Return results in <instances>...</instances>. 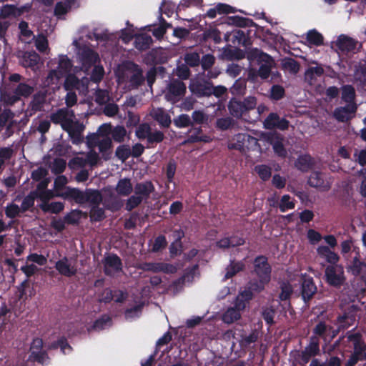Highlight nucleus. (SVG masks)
I'll return each mask as SVG.
<instances>
[{
    "label": "nucleus",
    "mask_w": 366,
    "mask_h": 366,
    "mask_svg": "<svg viewBox=\"0 0 366 366\" xmlns=\"http://www.w3.org/2000/svg\"><path fill=\"white\" fill-rule=\"evenodd\" d=\"M197 269V265L194 266L189 272H187L181 278L173 282L170 286V288L173 290V292L174 294L177 293L182 288L185 281L192 282L193 280Z\"/></svg>",
    "instance_id": "nucleus-24"
},
{
    "label": "nucleus",
    "mask_w": 366,
    "mask_h": 366,
    "mask_svg": "<svg viewBox=\"0 0 366 366\" xmlns=\"http://www.w3.org/2000/svg\"><path fill=\"white\" fill-rule=\"evenodd\" d=\"M262 322H257L254 328L249 334H242L239 340V345L242 348H249L252 344L257 342L262 337Z\"/></svg>",
    "instance_id": "nucleus-10"
},
{
    "label": "nucleus",
    "mask_w": 366,
    "mask_h": 366,
    "mask_svg": "<svg viewBox=\"0 0 366 366\" xmlns=\"http://www.w3.org/2000/svg\"><path fill=\"white\" fill-rule=\"evenodd\" d=\"M153 190L154 187L151 182L138 183L134 187V194L142 200L147 199Z\"/></svg>",
    "instance_id": "nucleus-25"
},
{
    "label": "nucleus",
    "mask_w": 366,
    "mask_h": 366,
    "mask_svg": "<svg viewBox=\"0 0 366 366\" xmlns=\"http://www.w3.org/2000/svg\"><path fill=\"white\" fill-rule=\"evenodd\" d=\"M67 183H68V179H67L66 177H65L64 175H59L54 179V190L56 192V197H62V196H60L58 194H64L66 193V189L68 187L66 188L65 192H61V190L64 188V187L66 186V184Z\"/></svg>",
    "instance_id": "nucleus-46"
},
{
    "label": "nucleus",
    "mask_w": 366,
    "mask_h": 366,
    "mask_svg": "<svg viewBox=\"0 0 366 366\" xmlns=\"http://www.w3.org/2000/svg\"><path fill=\"white\" fill-rule=\"evenodd\" d=\"M282 65L285 70L293 74H296L300 69L299 64L291 58L283 59Z\"/></svg>",
    "instance_id": "nucleus-49"
},
{
    "label": "nucleus",
    "mask_w": 366,
    "mask_h": 366,
    "mask_svg": "<svg viewBox=\"0 0 366 366\" xmlns=\"http://www.w3.org/2000/svg\"><path fill=\"white\" fill-rule=\"evenodd\" d=\"M212 83L206 81L204 84H198L196 85L194 91L197 95L201 97H209L212 95Z\"/></svg>",
    "instance_id": "nucleus-47"
},
{
    "label": "nucleus",
    "mask_w": 366,
    "mask_h": 366,
    "mask_svg": "<svg viewBox=\"0 0 366 366\" xmlns=\"http://www.w3.org/2000/svg\"><path fill=\"white\" fill-rule=\"evenodd\" d=\"M269 282V281H263L262 279L257 280H252L248 282V287L246 289L247 290H250L252 293L254 292H260L264 289L265 285Z\"/></svg>",
    "instance_id": "nucleus-48"
},
{
    "label": "nucleus",
    "mask_w": 366,
    "mask_h": 366,
    "mask_svg": "<svg viewBox=\"0 0 366 366\" xmlns=\"http://www.w3.org/2000/svg\"><path fill=\"white\" fill-rule=\"evenodd\" d=\"M349 270L353 275L359 276L366 285V263L361 262L357 257H355L349 267Z\"/></svg>",
    "instance_id": "nucleus-20"
},
{
    "label": "nucleus",
    "mask_w": 366,
    "mask_h": 366,
    "mask_svg": "<svg viewBox=\"0 0 366 366\" xmlns=\"http://www.w3.org/2000/svg\"><path fill=\"white\" fill-rule=\"evenodd\" d=\"M152 42L150 36L147 34H142L136 36L134 44L135 47L139 50H145L149 47Z\"/></svg>",
    "instance_id": "nucleus-42"
},
{
    "label": "nucleus",
    "mask_w": 366,
    "mask_h": 366,
    "mask_svg": "<svg viewBox=\"0 0 366 366\" xmlns=\"http://www.w3.org/2000/svg\"><path fill=\"white\" fill-rule=\"evenodd\" d=\"M357 44V41L345 35H340L335 41L336 46L342 52L354 51Z\"/></svg>",
    "instance_id": "nucleus-19"
},
{
    "label": "nucleus",
    "mask_w": 366,
    "mask_h": 366,
    "mask_svg": "<svg viewBox=\"0 0 366 366\" xmlns=\"http://www.w3.org/2000/svg\"><path fill=\"white\" fill-rule=\"evenodd\" d=\"M104 267L107 275L114 276L122 271V261L117 255H109L104 259Z\"/></svg>",
    "instance_id": "nucleus-14"
},
{
    "label": "nucleus",
    "mask_w": 366,
    "mask_h": 366,
    "mask_svg": "<svg viewBox=\"0 0 366 366\" xmlns=\"http://www.w3.org/2000/svg\"><path fill=\"white\" fill-rule=\"evenodd\" d=\"M40 209L45 212L59 213L64 209V204L60 202L44 203L39 205Z\"/></svg>",
    "instance_id": "nucleus-43"
},
{
    "label": "nucleus",
    "mask_w": 366,
    "mask_h": 366,
    "mask_svg": "<svg viewBox=\"0 0 366 366\" xmlns=\"http://www.w3.org/2000/svg\"><path fill=\"white\" fill-rule=\"evenodd\" d=\"M295 165L299 170L307 172L312 168L313 160L309 155H302L297 159Z\"/></svg>",
    "instance_id": "nucleus-39"
},
{
    "label": "nucleus",
    "mask_w": 366,
    "mask_h": 366,
    "mask_svg": "<svg viewBox=\"0 0 366 366\" xmlns=\"http://www.w3.org/2000/svg\"><path fill=\"white\" fill-rule=\"evenodd\" d=\"M55 267L61 275L66 277L73 276L77 271L75 265L66 257L56 262Z\"/></svg>",
    "instance_id": "nucleus-18"
},
{
    "label": "nucleus",
    "mask_w": 366,
    "mask_h": 366,
    "mask_svg": "<svg viewBox=\"0 0 366 366\" xmlns=\"http://www.w3.org/2000/svg\"><path fill=\"white\" fill-rule=\"evenodd\" d=\"M127 135V130L124 127L117 126L112 130L113 139L117 142H122Z\"/></svg>",
    "instance_id": "nucleus-54"
},
{
    "label": "nucleus",
    "mask_w": 366,
    "mask_h": 366,
    "mask_svg": "<svg viewBox=\"0 0 366 366\" xmlns=\"http://www.w3.org/2000/svg\"><path fill=\"white\" fill-rule=\"evenodd\" d=\"M325 277L326 282L332 286L339 287L343 285L345 277L344 268L340 264H330L325 268Z\"/></svg>",
    "instance_id": "nucleus-6"
},
{
    "label": "nucleus",
    "mask_w": 366,
    "mask_h": 366,
    "mask_svg": "<svg viewBox=\"0 0 366 366\" xmlns=\"http://www.w3.org/2000/svg\"><path fill=\"white\" fill-rule=\"evenodd\" d=\"M36 198V197L32 192H30L23 199L20 205V208L23 213L34 206V200Z\"/></svg>",
    "instance_id": "nucleus-58"
},
{
    "label": "nucleus",
    "mask_w": 366,
    "mask_h": 366,
    "mask_svg": "<svg viewBox=\"0 0 366 366\" xmlns=\"http://www.w3.org/2000/svg\"><path fill=\"white\" fill-rule=\"evenodd\" d=\"M320 341L318 338L315 336H312L309 344L301 352L300 357L302 363H308L312 357L320 354Z\"/></svg>",
    "instance_id": "nucleus-7"
},
{
    "label": "nucleus",
    "mask_w": 366,
    "mask_h": 366,
    "mask_svg": "<svg viewBox=\"0 0 366 366\" xmlns=\"http://www.w3.org/2000/svg\"><path fill=\"white\" fill-rule=\"evenodd\" d=\"M244 244V239L236 236L224 237L216 242V246L222 249L240 246Z\"/></svg>",
    "instance_id": "nucleus-22"
},
{
    "label": "nucleus",
    "mask_w": 366,
    "mask_h": 366,
    "mask_svg": "<svg viewBox=\"0 0 366 366\" xmlns=\"http://www.w3.org/2000/svg\"><path fill=\"white\" fill-rule=\"evenodd\" d=\"M355 91L351 85H345L342 87V99L344 102L347 104H355Z\"/></svg>",
    "instance_id": "nucleus-44"
},
{
    "label": "nucleus",
    "mask_w": 366,
    "mask_h": 366,
    "mask_svg": "<svg viewBox=\"0 0 366 366\" xmlns=\"http://www.w3.org/2000/svg\"><path fill=\"white\" fill-rule=\"evenodd\" d=\"M215 61L216 58L212 54H208L203 56L200 59V64L202 69L204 71H206V70H209L214 66Z\"/></svg>",
    "instance_id": "nucleus-59"
},
{
    "label": "nucleus",
    "mask_w": 366,
    "mask_h": 366,
    "mask_svg": "<svg viewBox=\"0 0 366 366\" xmlns=\"http://www.w3.org/2000/svg\"><path fill=\"white\" fill-rule=\"evenodd\" d=\"M323 73L324 69L320 66L310 67L305 74V81L310 85H312L315 83L317 77L321 76Z\"/></svg>",
    "instance_id": "nucleus-36"
},
{
    "label": "nucleus",
    "mask_w": 366,
    "mask_h": 366,
    "mask_svg": "<svg viewBox=\"0 0 366 366\" xmlns=\"http://www.w3.org/2000/svg\"><path fill=\"white\" fill-rule=\"evenodd\" d=\"M244 268L245 264L244 262L232 260L229 264L226 267L225 279L234 277L238 272L243 271Z\"/></svg>",
    "instance_id": "nucleus-31"
},
{
    "label": "nucleus",
    "mask_w": 366,
    "mask_h": 366,
    "mask_svg": "<svg viewBox=\"0 0 366 366\" xmlns=\"http://www.w3.org/2000/svg\"><path fill=\"white\" fill-rule=\"evenodd\" d=\"M307 41L312 44L319 46L323 42V36L316 31H310L307 35Z\"/></svg>",
    "instance_id": "nucleus-62"
},
{
    "label": "nucleus",
    "mask_w": 366,
    "mask_h": 366,
    "mask_svg": "<svg viewBox=\"0 0 366 366\" xmlns=\"http://www.w3.org/2000/svg\"><path fill=\"white\" fill-rule=\"evenodd\" d=\"M89 79L82 78L79 80L74 74H68L64 83V88L66 91H72L73 89L84 90L87 89Z\"/></svg>",
    "instance_id": "nucleus-15"
},
{
    "label": "nucleus",
    "mask_w": 366,
    "mask_h": 366,
    "mask_svg": "<svg viewBox=\"0 0 366 366\" xmlns=\"http://www.w3.org/2000/svg\"><path fill=\"white\" fill-rule=\"evenodd\" d=\"M40 56L34 51L25 52L21 57V64L24 67H29L34 69L35 66L39 64Z\"/></svg>",
    "instance_id": "nucleus-29"
},
{
    "label": "nucleus",
    "mask_w": 366,
    "mask_h": 366,
    "mask_svg": "<svg viewBox=\"0 0 366 366\" xmlns=\"http://www.w3.org/2000/svg\"><path fill=\"white\" fill-rule=\"evenodd\" d=\"M50 168L54 174H61L64 171L66 168V162L63 159L56 158L51 164Z\"/></svg>",
    "instance_id": "nucleus-52"
},
{
    "label": "nucleus",
    "mask_w": 366,
    "mask_h": 366,
    "mask_svg": "<svg viewBox=\"0 0 366 366\" xmlns=\"http://www.w3.org/2000/svg\"><path fill=\"white\" fill-rule=\"evenodd\" d=\"M354 78L357 81L362 84H366V66H357L354 74Z\"/></svg>",
    "instance_id": "nucleus-64"
},
{
    "label": "nucleus",
    "mask_w": 366,
    "mask_h": 366,
    "mask_svg": "<svg viewBox=\"0 0 366 366\" xmlns=\"http://www.w3.org/2000/svg\"><path fill=\"white\" fill-rule=\"evenodd\" d=\"M235 121L229 117L218 119L216 122V127L221 130H227L233 127Z\"/></svg>",
    "instance_id": "nucleus-51"
},
{
    "label": "nucleus",
    "mask_w": 366,
    "mask_h": 366,
    "mask_svg": "<svg viewBox=\"0 0 366 366\" xmlns=\"http://www.w3.org/2000/svg\"><path fill=\"white\" fill-rule=\"evenodd\" d=\"M317 292V287L312 279H305L302 285V295L306 301L310 300Z\"/></svg>",
    "instance_id": "nucleus-34"
},
{
    "label": "nucleus",
    "mask_w": 366,
    "mask_h": 366,
    "mask_svg": "<svg viewBox=\"0 0 366 366\" xmlns=\"http://www.w3.org/2000/svg\"><path fill=\"white\" fill-rule=\"evenodd\" d=\"M92 221H101L105 217L104 209L97 206H92L89 212Z\"/></svg>",
    "instance_id": "nucleus-55"
},
{
    "label": "nucleus",
    "mask_w": 366,
    "mask_h": 366,
    "mask_svg": "<svg viewBox=\"0 0 366 366\" xmlns=\"http://www.w3.org/2000/svg\"><path fill=\"white\" fill-rule=\"evenodd\" d=\"M116 75L119 84H128L131 88L138 87L144 81L142 70L131 61L119 65L116 71Z\"/></svg>",
    "instance_id": "nucleus-2"
},
{
    "label": "nucleus",
    "mask_w": 366,
    "mask_h": 366,
    "mask_svg": "<svg viewBox=\"0 0 366 366\" xmlns=\"http://www.w3.org/2000/svg\"><path fill=\"white\" fill-rule=\"evenodd\" d=\"M317 253L319 257L331 264H337L340 259L339 256L327 246H320L317 249Z\"/></svg>",
    "instance_id": "nucleus-21"
},
{
    "label": "nucleus",
    "mask_w": 366,
    "mask_h": 366,
    "mask_svg": "<svg viewBox=\"0 0 366 366\" xmlns=\"http://www.w3.org/2000/svg\"><path fill=\"white\" fill-rule=\"evenodd\" d=\"M143 200L137 195L134 194L129 197L125 204V209L127 211H132L133 209L138 207Z\"/></svg>",
    "instance_id": "nucleus-61"
},
{
    "label": "nucleus",
    "mask_w": 366,
    "mask_h": 366,
    "mask_svg": "<svg viewBox=\"0 0 366 366\" xmlns=\"http://www.w3.org/2000/svg\"><path fill=\"white\" fill-rule=\"evenodd\" d=\"M34 92V86L26 82H20L11 89H0L1 101L7 106H13L21 97L28 98Z\"/></svg>",
    "instance_id": "nucleus-3"
},
{
    "label": "nucleus",
    "mask_w": 366,
    "mask_h": 366,
    "mask_svg": "<svg viewBox=\"0 0 366 366\" xmlns=\"http://www.w3.org/2000/svg\"><path fill=\"white\" fill-rule=\"evenodd\" d=\"M81 60L85 66H90L95 64L98 59V54L89 48H84L80 53Z\"/></svg>",
    "instance_id": "nucleus-28"
},
{
    "label": "nucleus",
    "mask_w": 366,
    "mask_h": 366,
    "mask_svg": "<svg viewBox=\"0 0 366 366\" xmlns=\"http://www.w3.org/2000/svg\"><path fill=\"white\" fill-rule=\"evenodd\" d=\"M357 107L356 104H347L345 107H340L334 110V117L340 122L350 120L355 116Z\"/></svg>",
    "instance_id": "nucleus-11"
},
{
    "label": "nucleus",
    "mask_w": 366,
    "mask_h": 366,
    "mask_svg": "<svg viewBox=\"0 0 366 366\" xmlns=\"http://www.w3.org/2000/svg\"><path fill=\"white\" fill-rule=\"evenodd\" d=\"M267 140L272 145L274 152L280 157H285L287 151L283 145V137L277 133H270L267 136Z\"/></svg>",
    "instance_id": "nucleus-17"
},
{
    "label": "nucleus",
    "mask_w": 366,
    "mask_h": 366,
    "mask_svg": "<svg viewBox=\"0 0 366 366\" xmlns=\"http://www.w3.org/2000/svg\"><path fill=\"white\" fill-rule=\"evenodd\" d=\"M342 310L343 313L340 317L339 320H346L349 319L355 320L357 317L360 318V317L357 315V308L353 304L345 305L342 307Z\"/></svg>",
    "instance_id": "nucleus-38"
},
{
    "label": "nucleus",
    "mask_w": 366,
    "mask_h": 366,
    "mask_svg": "<svg viewBox=\"0 0 366 366\" xmlns=\"http://www.w3.org/2000/svg\"><path fill=\"white\" fill-rule=\"evenodd\" d=\"M264 127L267 129H279L286 130L289 127V122L285 119H281L276 113H270L264 119Z\"/></svg>",
    "instance_id": "nucleus-13"
},
{
    "label": "nucleus",
    "mask_w": 366,
    "mask_h": 366,
    "mask_svg": "<svg viewBox=\"0 0 366 366\" xmlns=\"http://www.w3.org/2000/svg\"><path fill=\"white\" fill-rule=\"evenodd\" d=\"M118 195L122 197L129 196L133 191V185L129 178L120 179L115 187Z\"/></svg>",
    "instance_id": "nucleus-23"
},
{
    "label": "nucleus",
    "mask_w": 366,
    "mask_h": 366,
    "mask_svg": "<svg viewBox=\"0 0 366 366\" xmlns=\"http://www.w3.org/2000/svg\"><path fill=\"white\" fill-rule=\"evenodd\" d=\"M228 109L234 117L240 118L245 112L242 103L236 99H232L228 104Z\"/></svg>",
    "instance_id": "nucleus-37"
},
{
    "label": "nucleus",
    "mask_w": 366,
    "mask_h": 366,
    "mask_svg": "<svg viewBox=\"0 0 366 366\" xmlns=\"http://www.w3.org/2000/svg\"><path fill=\"white\" fill-rule=\"evenodd\" d=\"M189 133H190V134L184 143H194L198 142H209L211 141V138L209 136L202 134V131L199 128L190 129Z\"/></svg>",
    "instance_id": "nucleus-32"
},
{
    "label": "nucleus",
    "mask_w": 366,
    "mask_h": 366,
    "mask_svg": "<svg viewBox=\"0 0 366 366\" xmlns=\"http://www.w3.org/2000/svg\"><path fill=\"white\" fill-rule=\"evenodd\" d=\"M72 67L71 61L66 56L61 55L59 56L58 67L56 70L63 77L69 72H70Z\"/></svg>",
    "instance_id": "nucleus-40"
},
{
    "label": "nucleus",
    "mask_w": 366,
    "mask_h": 366,
    "mask_svg": "<svg viewBox=\"0 0 366 366\" xmlns=\"http://www.w3.org/2000/svg\"><path fill=\"white\" fill-rule=\"evenodd\" d=\"M116 156L122 161H125L131 156V149L127 145H121L116 150Z\"/></svg>",
    "instance_id": "nucleus-63"
},
{
    "label": "nucleus",
    "mask_w": 366,
    "mask_h": 366,
    "mask_svg": "<svg viewBox=\"0 0 366 366\" xmlns=\"http://www.w3.org/2000/svg\"><path fill=\"white\" fill-rule=\"evenodd\" d=\"M150 117L163 128H168L171 124V117L166 111L159 107H152L149 111Z\"/></svg>",
    "instance_id": "nucleus-16"
},
{
    "label": "nucleus",
    "mask_w": 366,
    "mask_h": 366,
    "mask_svg": "<svg viewBox=\"0 0 366 366\" xmlns=\"http://www.w3.org/2000/svg\"><path fill=\"white\" fill-rule=\"evenodd\" d=\"M75 0H61L55 5L54 15L61 17L68 13L74 4Z\"/></svg>",
    "instance_id": "nucleus-35"
},
{
    "label": "nucleus",
    "mask_w": 366,
    "mask_h": 366,
    "mask_svg": "<svg viewBox=\"0 0 366 366\" xmlns=\"http://www.w3.org/2000/svg\"><path fill=\"white\" fill-rule=\"evenodd\" d=\"M167 99L170 101H176L177 97L184 95L186 92V85L182 81L174 79L167 84Z\"/></svg>",
    "instance_id": "nucleus-12"
},
{
    "label": "nucleus",
    "mask_w": 366,
    "mask_h": 366,
    "mask_svg": "<svg viewBox=\"0 0 366 366\" xmlns=\"http://www.w3.org/2000/svg\"><path fill=\"white\" fill-rule=\"evenodd\" d=\"M19 39L26 44H31L35 39L33 31L29 29V24L25 21H21L19 24Z\"/></svg>",
    "instance_id": "nucleus-27"
},
{
    "label": "nucleus",
    "mask_w": 366,
    "mask_h": 366,
    "mask_svg": "<svg viewBox=\"0 0 366 366\" xmlns=\"http://www.w3.org/2000/svg\"><path fill=\"white\" fill-rule=\"evenodd\" d=\"M49 119L53 124L60 125L68 133L73 143L81 142L84 125L76 119L73 110L64 107L58 109L50 114Z\"/></svg>",
    "instance_id": "nucleus-1"
},
{
    "label": "nucleus",
    "mask_w": 366,
    "mask_h": 366,
    "mask_svg": "<svg viewBox=\"0 0 366 366\" xmlns=\"http://www.w3.org/2000/svg\"><path fill=\"white\" fill-rule=\"evenodd\" d=\"M279 207L281 212H284L287 209H292L295 208V202L291 199L288 194L283 195L279 203Z\"/></svg>",
    "instance_id": "nucleus-53"
},
{
    "label": "nucleus",
    "mask_w": 366,
    "mask_h": 366,
    "mask_svg": "<svg viewBox=\"0 0 366 366\" xmlns=\"http://www.w3.org/2000/svg\"><path fill=\"white\" fill-rule=\"evenodd\" d=\"M151 131V127L148 124H142L137 127L136 130V135L139 139H147L150 134Z\"/></svg>",
    "instance_id": "nucleus-56"
},
{
    "label": "nucleus",
    "mask_w": 366,
    "mask_h": 366,
    "mask_svg": "<svg viewBox=\"0 0 366 366\" xmlns=\"http://www.w3.org/2000/svg\"><path fill=\"white\" fill-rule=\"evenodd\" d=\"M249 60H256L259 65L257 74L262 79L269 77L271 70L274 67L275 62L272 56L258 49H252L247 54Z\"/></svg>",
    "instance_id": "nucleus-5"
},
{
    "label": "nucleus",
    "mask_w": 366,
    "mask_h": 366,
    "mask_svg": "<svg viewBox=\"0 0 366 366\" xmlns=\"http://www.w3.org/2000/svg\"><path fill=\"white\" fill-rule=\"evenodd\" d=\"M59 347L61 349V351L64 354L66 353V350L69 351H71L72 350V347L68 343L66 338L64 337H61L56 341L51 342V345H49V349L51 350H56Z\"/></svg>",
    "instance_id": "nucleus-45"
},
{
    "label": "nucleus",
    "mask_w": 366,
    "mask_h": 366,
    "mask_svg": "<svg viewBox=\"0 0 366 366\" xmlns=\"http://www.w3.org/2000/svg\"><path fill=\"white\" fill-rule=\"evenodd\" d=\"M254 273L257 275L258 279L269 282L271 268L265 257L259 256L254 259Z\"/></svg>",
    "instance_id": "nucleus-8"
},
{
    "label": "nucleus",
    "mask_w": 366,
    "mask_h": 366,
    "mask_svg": "<svg viewBox=\"0 0 366 366\" xmlns=\"http://www.w3.org/2000/svg\"><path fill=\"white\" fill-rule=\"evenodd\" d=\"M184 59L186 64L192 67L197 66L200 64V57L197 52L186 54Z\"/></svg>",
    "instance_id": "nucleus-57"
},
{
    "label": "nucleus",
    "mask_w": 366,
    "mask_h": 366,
    "mask_svg": "<svg viewBox=\"0 0 366 366\" xmlns=\"http://www.w3.org/2000/svg\"><path fill=\"white\" fill-rule=\"evenodd\" d=\"M64 199H72L79 204L89 203L92 206L99 205L102 196L98 190L86 189L81 192L76 188L68 187L65 194H59Z\"/></svg>",
    "instance_id": "nucleus-4"
},
{
    "label": "nucleus",
    "mask_w": 366,
    "mask_h": 366,
    "mask_svg": "<svg viewBox=\"0 0 366 366\" xmlns=\"http://www.w3.org/2000/svg\"><path fill=\"white\" fill-rule=\"evenodd\" d=\"M308 184L312 187L317 188L321 191H327L331 187V181L327 178L326 175L319 172H312L309 179Z\"/></svg>",
    "instance_id": "nucleus-9"
},
{
    "label": "nucleus",
    "mask_w": 366,
    "mask_h": 366,
    "mask_svg": "<svg viewBox=\"0 0 366 366\" xmlns=\"http://www.w3.org/2000/svg\"><path fill=\"white\" fill-rule=\"evenodd\" d=\"M253 298V294L250 290H244L237 296L234 307L239 311H243L247 304Z\"/></svg>",
    "instance_id": "nucleus-26"
},
{
    "label": "nucleus",
    "mask_w": 366,
    "mask_h": 366,
    "mask_svg": "<svg viewBox=\"0 0 366 366\" xmlns=\"http://www.w3.org/2000/svg\"><path fill=\"white\" fill-rule=\"evenodd\" d=\"M19 197H17L14 201L9 203L4 208L5 215L9 219H14L21 216L23 213L21 211L20 206L16 204V202L19 201Z\"/></svg>",
    "instance_id": "nucleus-30"
},
{
    "label": "nucleus",
    "mask_w": 366,
    "mask_h": 366,
    "mask_svg": "<svg viewBox=\"0 0 366 366\" xmlns=\"http://www.w3.org/2000/svg\"><path fill=\"white\" fill-rule=\"evenodd\" d=\"M35 42V46L36 49L41 51L44 52L46 51L48 49V40L46 37L43 34L35 36V39H34Z\"/></svg>",
    "instance_id": "nucleus-60"
},
{
    "label": "nucleus",
    "mask_w": 366,
    "mask_h": 366,
    "mask_svg": "<svg viewBox=\"0 0 366 366\" xmlns=\"http://www.w3.org/2000/svg\"><path fill=\"white\" fill-rule=\"evenodd\" d=\"M46 102V95L43 92L35 94L29 104V107L33 112L43 110Z\"/></svg>",
    "instance_id": "nucleus-33"
},
{
    "label": "nucleus",
    "mask_w": 366,
    "mask_h": 366,
    "mask_svg": "<svg viewBox=\"0 0 366 366\" xmlns=\"http://www.w3.org/2000/svg\"><path fill=\"white\" fill-rule=\"evenodd\" d=\"M49 357L46 351L33 350L30 352L29 360L36 362L42 365H46Z\"/></svg>",
    "instance_id": "nucleus-41"
},
{
    "label": "nucleus",
    "mask_w": 366,
    "mask_h": 366,
    "mask_svg": "<svg viewBox=\"0 0 366 366\" xmlns=\"http://www.w3.org/2000/svg\"><path fill=\"white\" fill-rule=\"evenodd\" d=\"M62 78L61 74L57 72V70L52 69L48 74L44 81V85L46 86H50L52 85H58L59 80Z\"/></svg>",
    "instance_id": "nucleus-50"
}]
</instances>
